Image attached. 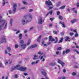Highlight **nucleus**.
<instances>
[{
    "instance_id": "obj_1",
    "label": "nucleus",
    "mask_w": 79,
    "mask_h": 79,
    "mask_svg": "<svg viewBox=\"0 0 79 79\" xmlns=\"http://www.w3.org/2000/svg\"><path fill=\"white\" fill-rule=\"evenodd\" d=\"M20 66L21 65L19 64L17 65L14 68H12V70H10V71H13L14 70H16V69H19L21 71H24L27 69V68L25 67H21Z\"/></svg>"
},
{
    "instance_id": "obj_2",
    "label": "nucleus",
    "mask_w": 79,
    "mask_h": 79,
    "mask_svg": "<svg viewBox=\"0 0 79 79\" xmlns=\"http://www.w3.org/2000/svg\"><path fill=\"white\" fill-rule=\"evenodd\" d=\"M29 21L25 17H24L21 20L22 24L23 25H25V24L29 23Z\"/></svg>"
},
{
    "instance_id": "obj_3",
    "label": "nucleus",
    "mask_w": 79,
    "mask_h": 79,
    "mask_svg": "<svg viewBox=\"0 0 79 79\" xmlns=\"http://www.w3.org/2000/svg\"><path fill=\"white\" fill-rule=\"evenodd\" d=\"M44 20H45V19H43L42 17H40L38 20V24H42L44 22Z\"/></svg>"
},
{
    "instance_id": "obj_4",
    "label": "nucleus",
    "mask_w": 79,
    "mask_h": 79,
    "mask_svg": "<svg viewBox=\"0 0 79 79\" xmlns=\"http://www.w3.org/2000/svg\"><path fill=\"white\" fill-rule=\"evenodd\" d=\"M16 7H17V5H16V4L15 3L14 4L13 6V13L14 14L15 13V12H16Z\"/></svg>"
},
{
    "instance_id": "obj_5",
    "label": "nucleus",
    "mask_w": 79,
    "mask_h": 79,
    "mask_svg": "<svg viewBox=\"0 0 79 79\" xmlns=\"http://www.w3.org/2000/svg\"><path fill=\"white\" fill-rule=\"evenodd\" d=\"M26 44H19V47H21V48L22 49V50H25V48H26Z\"/></svg>"
},
{
    "instance_id": "obj_6",
    "label": "nucleus",
    "mask_w": 79,
    "mask_h": 79,
    "mask_svg": "<svg viewBox=\"0 0 79 79\" xmlns=\"http://www.w3.org/2000/svg\"><path fill=\"white\" fill-rule=\"evenodd\" d=\"M45 4H46V5H48V6L52 5V2H51V1H50V0H48V1H46L45 2Z\"/></svg>"
},
{
    "instance_id": "obj_7",
    "label": "nucleus",
    "mask_w": 79,
    "mask_h": 79,
    "mask_svg": "<svg viewBox=\"0 0 79 79\" xmlns=\"http://www.w3.org/2000/svg\"><path fill=\"white\" fill-rule=\"evenodd\" d=\"M27 18L29 22H31V21L32 20V16L31 14H29L28 15V17Z\"/></svg>"
},
{
    "instance_id": "obj_8",
    "label": "nucleus",
    "mask_w": 79,
    "mask_h": 79,
    "mask_svg": "<svg viewBox=\"0 0 79 79\" xmlns=\"http://www.w3.org/2000/svg\"><path fill=\"white\" fill-rule=\"evenodd\" d=\"M57 62L58 63H59V64H60L61 65H62V67H63V66H64V63L62 62L61 60L58 59Z\"/></svg>"
},
{
    "instance_id": "obj_9",
    "label": "nucleus",
    "mask_w": 79,
    "mask_h": 79,
    "mask_svg": "<svg viewBox=\"0 0 79 79\" xmlns=\"http://www.w3.org/2000/svg\"><path fill=\"white\" fill-rule=\"evenodd\" d=\"M1 44H2L3 42H6V39L5 38V36H3L2 38V40L0 41Z\"/></svg>"
},
{
    "instance_id": "obj_10",
    "label": "nucleus",
    "mask_w": 79,
    "mask_h": 79,
    "mask_svg": "<svg viewBox=\"0 0 79 79\" xmlns=\"http://www.w3.org/2000/svg\"><path fill=\"white\" fill-rule=\"evenodd\" d=\"M2 17L1 15H0V23L5 24V20L3 19H2Z\"/></svg>"
},
{
    "instance_id": "obj_11",
    "label": "nucleus",
    "mask_w": 79,
    "mask_h": 79,
    "mask_svg": "<svg viewBox=\"0 0 79 79\" xmlns=\"http://www.w3.org/2000/svg\"><path fill=\"white\" fill-rule=\"evenodd\" d=\"M37 46V44H35L34 45H32L30 47H29L27 48V50H29V49H31L32 48H35V47H36Z\"/></svg>"
},
{
    "instance_id": "obj_12",
    "label": "nucleus",
    "mask_w": 79,
    "mask_h": 79,
    "mask_svg": "<svg viewBox=\"0 0 79 79\" xmlns=\"http://www.w3.org/2000/svg\"><path fill=\"white\" fill-rule=\"evenodd\" d=\"M41 73H42V74L44 76H46V73H45V71L44 70V69H41Z\"/></svg>"
},
{
    "instance_id": "obj_13",
    "label": "nucleus",
    "mask_w": 79,
    "mask_h": 79,
    "mask_svg": "<svg viewBox=\"0 0 79 79\" xmlns=\"http://www.w3.org/2000/svg\"><path fill=\"white\" fill-rule=\"evenodd\" d=\"M55 40L54 39H53L52 37L51 36H49V41H51L52 42V41H55Z\"/></svg>"
},
{
    "instance_id": "obj_14",
    "label": "nucleus",
    "mask_w": 79,
    "mask_h": 79,
    "mask_svg": "<svg viewBox=\"0 0 79 79\" xmlns=\"http://www.w3.org/2000/svg\"><path fill=\"white\" fill-rule=\"evenodd\" d=\"M41 37H42V35L39 36L38 39L37 40V41L39 42V43H40V40H41Z\"/></svg>"
},
{
    "instance_id": "obj_15",
    "label": "nucleus",
    "mask_w": 79,
    "mask_h": 79,
    "mask_svg": "<svg viewBox=\"0 0 79 79\" xmlns=\"http://www.w3.org/2000/svg\"><path fill=\"white\" fill-rule=\"evenodd\" d=\"M13 19H11L10 20V24L11 26H13Z\"/></svg>"
},
{
    "instance_id": "obj_16",
    "label": "nucleus",
    "mask_w": 79,
    "mask_h": 79,
    "mask_svg": "<svg viewBox=\"0 0 79 79\" xmlns=\"http://www.w3.org/2000/svg\"><path fill=\"white\" fill-rule=\"evenodd\" d=\"M37 59H38V56L35 54L34 55L33 60H37Z\"/></svg>"
},
{
    "instance_id": "obj_17",
    "label": "nucleus",
    "mask_w": 79,
    "mask_h": 79,
    "mask_svg": "<svg viewBox=\"0 0 79 79\" xmlns=\"http://www.w3.org/2000/svg\"><path fill=\"white\" fill-rule=\"evenodd\" d=\"M71 52V50L69 49H67L65 51V53L67 54L68 53L70 52Z\"/></svg>"
},
{
    "instance_id": "obj_18",
    "label": "nucleus",
    "mask_w": 79,
    "mask_h": 79,
    "mask_svg": "<svg viewBox=\"0 0 79 79\" xmlns=\"http://www.w3.org/2000/svg\"><path fill=\"white\" fill-rule=\"evenodd\" d=\"M69 37L68 36H66L65 37V41L66 42V41H68V40H69Z\"/></svg>"
},
{
    "instance_id": "obj_19",
    "label": "nucleus",
    "mask_w": 79,
    "mask_h": 79,
    "mask_svg": "<svg viewBox=\"0 0 79 79\" xmlns=\"http://www.w3.org/2000/svg\"><path fill=\"white\" fill-rule=\"evenodd\" d=\"M31 43V39H29L28 42L27 43V45H29Z\"/></svg>"
},
{
    "instance_id": "obj_20",
    "label": "nucleus",
    "mask_w": 79,
    "mask_h": 79,
    "mask_svg": "<svg viewBox=\"0 0 79 79\" xmlns=\"http://www.w3.org/2000/svg\"><path fill=\"white\" fill-rule=\"evenodd\" d=\"M22 34L20 33L19 36V38L20 40H21L22 39Z\"/></svg>"
},
{
    "instance_id": "obj_21",
    "label": "nucleus",
    "mask_w": 79,
    "mask_h": 79,
    "mask_svg": "<svg viewBox=\"0 0 79 79\" xmlns=\"http://www.w3.org/2000/svg\"><path fill=\"white\" fill-rule=\"evenodd\" d=\"M20 44H24V40H21L20 41Z\"/></svg>"
},
{
    "instance_id": "obj_22",
    "label": "nucleus",
    "mask_w": 79,
    "mask_h": 79,
    "mask_svg": "<svg viewBox=\"0 0 79 79\" xmlns=\"http://www.w3.org/2000/svg\"><path fill=\"white\" fill-rule=\"evenodd\" d=\"M49 64L50 66H54V65H55L56 64L55 62L50 63Z\"/></svg>"
},
{
    "instance_id": "obj_23",
    "label": "nucleus",
    "mask_w": 79,
    "mask_h": 79,
    "mask_svg": "<svg viewBox=\"0 0 79 79\" xmlns=\"http://www.w3.org/2000/svg\"><path fill=\"white\" fill-rule=\"evenodd\" d=\"M4 23H2V25H0V31H1V30H2V27H3V26L4 25Z\"/></svg>"
},
{
    "instance_id": "obj_24",
    "label": "nucleus",
    "mask_w": 79,
    "mask_h": 79,
    "mask_svg": "<svg viewBox=\"0 0 79 79\" xmlns=\"http://www.w3.org/2000/svg\"><path fill=\"white\" fill-rule=\"evenodd\" d=\"M77 20H76V19H74L71 20V22L72 23H75V22H76V21Z\"/></svg>"
},
{
    "instance_id": "obj_25",
    "label": "nucleus",
    "mask_w": 79,
    "mask_h": 79,
    "mask_svg": "<svg viewBox=\"0 0 79 79\" xmlns=\"http://www.w3.org/2000/svg\"><path fill=\"white\" fill-rule=\"evenodd\" d=\"M59 19H60V20H63V17L60 15L59 16Z\"/></svg>"
},
{
    "instance_id": "obj_26",
    "label": "nucleus",
    "mask_w": 79,
    "mask_h": 79,
    "mask_svg": "<svg viewBox=\"0 0 79 79\" xmlns=\"http://www.w3.org/2000/svg\"><path fill=\"white\" fill-rule=\"evenodd\" d=\"M63 38H60V40L59 42H58V43H60L62 42H63Z\"/></svg>"
},
{
    "instance_id": "obj_27",
    "label": "nucleus",
    "mask_w": 79,
    "mask_h": 79,
    "mask_svg": "<svg viewBox=\"0 0 79 79\" xmlns=\"http://www.w3.org/2000/svg\"><path fill=\"white\" fill-rule=\"evenodd\" d=\"M65 7H66V6H63L60 7V9H64V8H65Z\"/></svg>"
},
{
    "instance_id": "obj_28",
    "label": "nucleus",
    "mask_w": 79,
    "mask_h": 79,
    "mask_svg": "<svg viewBox=\"0 0 79 79\" xmlns=\"http://www.w3.org/2000/svg\"><path fill=\"white\" fill-rule=\"evenodd\" d=\"M7 49L8 50L9 52H10V51H11V48L10 47H7Z\"/></svg>"
},
{
    "instance_id": "obj_29",
    "label": "nucleus",
    "mask_w": 79,
    "mask_h": 79,
    "mask_svg": "<svg viewBox=\"0 0 79 79\" xmlns=\"http://www.w3.org/2000/svg\"><path fill=\"white\" fill-rule=\"evenodd\" d=\"M22 3H23V4L24 5H27L28 3H27V2H24V1H23Z\"/></svg>"
},
{
    "instance_id": "obj_30",
    "label": "nucleus",
    "mask_w": 79,
    "mask_h": 79,
    "mask_svg": "<svg viewBox=\"0 0 79 79\" xmlns=\"http://www.w3.org/2000/svg\"><path fill=\"white\" fill-rule=\"evenodd\" d=\"M73 52H77V53L78 54H79V52L78 51L76 50V49H74L73 50Z\"/></svg>"
},
{
    "instance_id": "obj_31",
    "label": "nucleus",
    "mask_w": 79,
    "mask_h": 79,
    "mask_svg": "<svg viewBox=\"0 0 79 79\" xmlns=\"http://www.w3.org/2000/svg\"><path fill=\"white\" fill-rule=\"evenodd\" d=\"M48 13L49 14H50L51 15H52V14L53 13V11L51 10Z\"/></svg>"
},
{
    "instance_id": "obj_32",
    "label": "nucleus",
    "mask_w": 79,
    "mask_h": 79,
    "mask_svg": "<svg viewBox=\"0 0 79 79\" xmlns=\"http://www.w3.org/2000/svg\"><path fill=\"white\" fill-rule=\"evenodd\" d=\"M4 68V66L2 65V63H0V68Z\"/></svg>"
},
{
    "instance_id": "obj_33",
    "label": "nucleus",
    "mask_w": 79,
    "mask_h": 79,
    "mask_svg": "<svg viewBox=\"0 0 79 79\" xmlns=\"http://www.w3.org/2000/svg\"><path fill=\"white\" fill-rule=\"evenodd\" d=\"M38 54L39 55H42V54H43V52H41L39 51L38 52Z\"/></svg>"
},
{
    "instance_id": "obj_34",
    "label": "nucleus",
    "mask_w": 79,
    "mask_h": 79,
    "mask_svg": "<svg viewBox=\"0 0 79 79\" xmlns=\"http://www.w3.org/2000/svg\"><path fill=\"white\" fill-rule=\"evenodd\" d=\"M61 49V47L57 48V50H60Z\"/></svg>"
},
{
    "instance_id": "obj_35",
    "label": "nucleus",
    "mask_w": 79,
    "mask_h": 79,
    "mask_svg": "<svg viewBox=\"0 0 79 79\" xmlns=\"http://www.w3.org/2000/svg\"><path fill=\"white\" fill-rule=\"evenodd\" d=\"M73 76H76V73L75 72H73L72 74Z\"/></svg>"
},
{
    "instance_id": "obj_36",
    "label": "nucleus",
    "mask_w": 79,
    "mask_h": 79,
    "mask_svg": "<svg viewBox=\"0 0 79 79\" xmlns=\"http://www.w3.org/2000/svg\"><path fill=\"white\" fill-rule=\"evenodd\" d=\"M18 47H19V45H18V44H15V47L16 48H18Z\"/></svg>"
},
{
    "instance_id": "obj_37",
    "label": "nucleus",
    "mask_w": 79,
    "mask_h": 79,
    "mask_svg": "<svg viewBox=\"0 0 79 79\" xmlns=\"http://www.w3.org/2000/svg\"><path fill=\"white\" fill-rule=\"evenodd\" d=\"M43 57H44L43 56H41V57H40V56H39V58L40 59V60H42L43 59Z\"/></svg>"
},
{
    "instance_id": "obj_38",
    "label": "nucleus",
    "mask_w": 79,
    "mask_h": 79,
    "mask_svg": "<svg viewBox=\"0 0 79 79\" xmlns=\"http://www.w3.org/2000/svg\"><path fill=\"white\" fill-rule=\"evenodd\" d=\"M53 32L54 33V34H57V31H53Z\"/></svg>"
},
{
    "instance_id": "obj_39",
    "label": "nucleus",
    "mask_w": 79,
    "mask_h": 79,
    "mask_svg": "<svg viewBox=\"0 0 79 79\" xmlns=\"http://www.w3.org/2000/svg\"><path fill=\"white\" fill-rule=\"evenodd\" d=\"M14 77L16 79L18 78V75L17 74H15L14 75Z\"/></svg>"
},
{
    "instance_id": "obj_40",
    "label": "nucleus",
    "mask_w": 79,
    "mask_h": 79,
    "mask_svg": "<svg viewBox=\"0 0 79 79\" xmlns=\"http://www.w3.org/2000/svg\"><path fill=\"white\" fill-rule=\"evenodd\" d=\"M3 3L2 4V6H5V0H3Z\"/></svg>"
},
{
    "instance_id": "obj_41",
    "label": "nucleus",
    "mask_w": 79,
    "mask_h": 79,
    "mask_svg": "<svg viewBox=\"0 0 79 79\" xmlns=\"http://www.w3.org/2000/svg\"><path fill=\"white\" fill-rule=\"evenodd\" d=\"M20 32V30H18L16 32V34H19Z\"/></svg>"
},
{
    "instance_id": "obj_42",
    "label": "nucleus",
    "mask_w": 79,
    "mask_h": 79,
    "mask_svg": "<svg viewBox=\"0 0 79 79\" xmlns=\"http://www.w3.org/2000/svg\"><path fill=\"white\" fill-rule=\"evenodd\" d=\"M73 34H74V33H71L70 32L69 33V35H70L71 36H72V35H73Z\"/></svg>"
},
{
    "instance_id": "obj_43",
    "label": "nucleus",
    "mask_w": 79,
    "mask_h": 79,
    "mask_svg": "<svg viewBox=\"0 0 79 79\" xmlns=\"http://www.w3.org/2000/svg\"><path fill=\"white\" fill-rule=\"evenodd\" d=\"M63 73H66V69H64L63 70Z\"/></svg>"
},
{
    "instance_id": "obj_44",
    "label": "nucleus",
    "mask_w": 79,
    "mask_h": 79,
    "mask_svg": "<svg viewBox=\"0 0 79 79\" xmlns=\"http://www.w3.org/2000/svg\"><path fill=\"white\" fill-rule=\"evenodd\" d=\"M62 25L63 27H66L65 25H64V23L63 24H62Z\"/></svg>"
},
{
    "instance_id": "obj_45",
    "label": "nucleus",
    "mask_w": 79,
    "mask_h": 79,
    "mask_svg": "<svg viewBox=\"0 0 79 79\" xmlns=\"http://www.w3.org/2000/svg\"><path fill=\"white\" fill-rule=\"evenodd\" d=\"M53 7H50L48 9V10H51V9H52V8H53Z\"/></svg>"
},
{
    "instance_id": "obj_46",
    "label": "nucleus",
    "mask_w": 79,
    "mask_h": 79,
    "mask_svg": "<svg viewBox=\"0 0 79 79\" xmlns=\"http://www.w3.org/2000/svg\"><path fill=\"white\" fill-rule=\"evenodd\" d=\"M77 36H78V34L77 32L75 35V37H77Z\"/></svg>"
},
{
    "instance_id": "obj_47",
    "label": "nucleus",
    "mask_w": 79,
    "mask_h": 79,
    "mask_svg": "<svg viewBox=\"0 0 79 79\" xmlns=\"http://www.w3.org/2000/svg\"><path fill=\"white\" fill-rule=\"evenodd\" d=\"M8 12L9 14H11L12 13V12L11 11V10H9Z\"/></svg>"
},
{
    "instance_id": "obj_48",
    "label": "nucleus",
    "mask_w": 79,
    "mask_h": 79,
    "mask_svg": "<svg viewBox=\"0 0 79 79\" xmlns=\"http://www.w3.org/2000/svg\"><path fill=\"white\" fill-rule=\"evenodd\" d=\"M7 23H6L4 27V29H6V27H7Z\"/></svg>"
},
{
    "instance_id": "obj_49",
    "label": "nucleus",
    "mask_w": 79,
    "mask_h": 79,
    "mask_svg": "<svg viewBox=\"0 0 79 79\" xmlns=\"http://www.w3.org/2000/svg\"><path fill=\"white\" fill-rule=\"evenodd\" d=\"M64 22H61V21H60V22H59V23L60 24H63Z\"/></svg>"
},
{
    "instance_id": "obj_50",
    "label": "nucleus",
    "mask_w": 79,
    "mask_h": 79,
    "mask_svg": "<svg viewBox=\"0 0 79 79\" xmlns=\"http://www.w3.org/2000/svg\"><path fill=\"white\" fill-rule=\"evenodd\" d=\"M34 29V27H32L31 28H30L29 31H31V30H32V29Z\"/></svg>"
},
{
    "instance_id": "obj_51",
    "label": "nucleus",
    "mask_w": 79,
    "mask_h": 79,
    "mask_svg": "<svg viewBox=\"0 0 79 79\" xmlns=\"http://www.w3.org/2000/svg\"><path fill=\"white\" fill-rule=\"evenodd\" d=\"M35 62H32L31 63V64L32 65H34V64H35Z\"/></svg>"
},
{
    "instance_id": "obj_52",
    "label": "nucleus",
    "mask_w": 79,
    "mask_h": 79,
    "mask_svg": "<svg viewBox=\"0 0 79 79\" xmlns=\"http://www.w3.org/2000/svg\"><path fill=\"white\" fill-rule=\"evenodd\" d=\"M60 12L59 11H57V15H60Z\"/></svg>"
},
{
    "instance_id": "obj_53",
    "label": "nucleus",
    "mask_w": 79,
    "mask_h": 79,
    "mask_svg": "<svg viewBox=\"0 0 79 79\" xmlns=\"http://www.w3.org/2000/svg\"><path fill=\"white\" fill-rule=\"evenodd\" d=\"M52 24H49V27H52Z\"/></svg>"
},
{
    "instance_id": "obj_54",
    "label": "nucleus",
    "mask_w": 79,
    "mask_h": 79,
    "mask_svg": "<svg viewBox=\"0 0 79 79\" xmlns=\"http://www.w3.org/2000/svg\"><path fill=\"white\" fill-rule=\"evenodd\" d=\"M74 68H79L78 67V66H77V65H75L74 66Z\"/></svg>"
},
{
    "instance_id": "obj_55",
    "label": "nucleus",
    "mask_w": 79,
    "mask_h": 79,
    "mask_svg": "<svg viewBox=\"0 0 79 79\" xmlns=\"http://www.w3.org/2000/svg\"><path fill=\"white\" fill-rule=\"evenodd\" d=\"M73 32H76V33H77V30H73Z\"/></svg>"
},
{
    "instance_id": "obj_56",
    "label": "nucleus",
    "mask_w": 79,
    "mask_h": 79,
    "mask_svg": "<svg viewBox=\"0 0 79 79\" xmlns=\"http://www.w3.org/2000/svg\"><path fill=\"white\" fill-rule=\"evenodd\" d=\"M77 7H79V2H77Z\"/></svg>"
},
{
    "instance_id": "obj_57",
    "label": "nucleus",
    "mask_w": 79,
    "mask_h": 79,
    "mask_svg": "<svg viewBox=\"0 0 79 79\" xmlns=\"http://www.w3.org/2000/svg\"><path fill=\"white\" fill-rule=\"evenodd\" d=\"M60 34L61 35H64V33H63V32L60 33Z\"/></svg>"
},
{
    "instance_id": "obj_58",
    "label": "nucleus",
    "mask_w": 79,
    "mask_h": 79,
    "mask_svg": "<svg viewBox=\"0 0 79 79\" xmlns=\"http://www.w3.org/2000/svg\"><path fill=\"white\" fill-rule=\"evenodd\" d=\"M39 61V60H37L36 61V62L35 63V64H37L38 63V62Z\"/></svg>"
},
{
    "instance_id": "obj_59",
    "label": "nucleus",
    "mask_w": 79,
    "mask_h": 79,
    "mask_svg": "<svg viewBox=\"0 0 79 79\" xmlns=\"http://www.w3.org/2000/svg\"><path fill=\"white\" fill-rule=\"evenodd\" d=\"M75 9H76V8H72V11H74V10H75Z\"/></svg>"
},
{
    "instance_id": "obj_60",
    "label": "nucleus",
    "mask_w": 79,
    "mask_h": 79,
    "mask_svg": "<svg viewBox=\"0 0 79 79\" xmlns=\"http://www.w3.org/2000/svg\"><path fill=\"white\" fill-rule=\"evenodd\" d=\"M7 53H8V52L7 50H6L5 51V54H7Z\"/></svg>"
},
{
    "instance_id": "obj_61",
    "label": "nucleus",
    "mask_w": 79,
    "mask_h": 79,
    "mask_svg": "<svg viewBox=\"0 0 79 79\" xmlns=\"http://www.w3.org/2000/svg\"><path fill=\"white\" fill-rule=\"evenodd\" d=\"M33 11V10L32 9H30L29 10V12H32Z\"/></svg>"
},
{
    "instance_id": "obj_62",
    "label": "nucleus",
    "mask_w": 79,
    "mask_h": 79,
    "mask_svg": "<svg viewBox=\"0 0 79 79\" xmlns=\"http://www.w3.org/2000/svg\"><path fill=\"white\" fill-rule=\"evenodd\" d=\"M74 12L76 13V14H77V10H75L74 11Z\"/></svg>"
},
{
    "instance_id": "obj_63",
    "label": "nucleus",
    "mask_w": 79,
    "mask_h": 79,
    "mask_svg": "<svg viewBox=\"0 0 79 79\" xmlns=\"http://www.w3.org/2000/svg\"><path fill=\"white\" fill-rule=\"evenodd\" d=\"M55 39H56V41H57L58 42V38H57V37H56L55 38Z\"/></svg>"
},
{
    "instance_id": "obj_64",
    "label": "nucleus",
    "mask_w": 79,
    "mask_h": 79,
    "mask_svg": "<svg viewBox=\"0 0 79 79\" xmlns=\"http://www.w3.org/2000/svg\"><path fill=\"white\" fill-rule=\"evenodd\" d=\"M61 79H66V78L65 77H61Z\"/></svg>"
}]
</instances>
